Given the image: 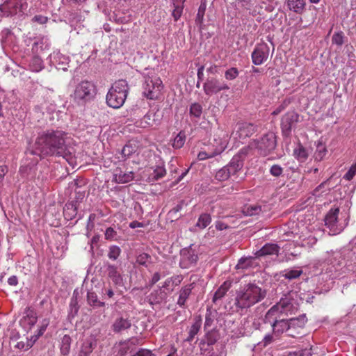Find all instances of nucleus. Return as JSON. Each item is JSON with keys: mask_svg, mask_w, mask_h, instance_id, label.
<instances>
[{"mask_svg": "<svg viewBox=\"0 0 356 356\" xmlns=\"http://www.w3.org/2000/svg\"><path fill=\"white\" fill-rule=\"evenodd\" d=\"M70 138L61 130L49 129L38 134L34 144L30 145L31 154L41 156L56 155L62 156L73 168L77 165L75 149L70 146Z\"/></svg>", "mask_w": 356, "mask_h": 356, "instance_id": "f257e3e1", "label": "nucleus"}, {"mask_svg": "<svg viewBox=\"0 0 356 356\" xmlns=\"http://www.w3.org/2000/svg\"><path fill=\"white\" fill-rule=\"evenodd\" d=\"M292 309V305L288 299H282L273 306L266 314L264 325H269L275 337H279L284 332H289L298 321L295 318L288 321L285 316Z\"/></svg>", "mask_w": 356, "mask_h": 356, "instance_id": "f03ea898", "label": "nucleus"}, {"mask_svg": "<svg viewBox=\"0 0 356 356\" xmlns=\"http://www.w3.org/2000/svg\"><path fill=\"white\" fill-rule=\"evenodd\" d=\"M266 296V291L254 282H249L241 285L236 291L234 305L237 312L247 310L259 302Z\"/></svg>", "mask_w": 356, "mask_h": 356, "instance_id": "7ed1b4c3", "label": "nucleus"}, {"mask_svg": "<svg viewBox=\"0 0 356 356\" xmlns=\"http://www.w3.org/2000/svg\"><path fill=\"white\" fill-rule=\"evenodd\" d=\"M129 85L126 80L116 81L108 90L106 101L109 107L120 108L123 106L129 92Z\"/></svg>", "mask_w": 356, "mask_h": 356, "instance_id": "20e7f679", "label": "nucleus"}, {"mask_svg": "<svg viewBox=\"0 0 356 356\" xmlns=\"http://www.w3.org/2000/svg\"><path fill=\"white\" fill-rule=\"evenodd\" d=\"M142 94L148 99H159L163 95L164 86L159 76L154 72L143 73Z\"/></svg>", "mask_w": 356, "mask_h": 356, "instance_id": "39448f33", "label": "nucleus"}, {"mask_svg": "<svg viewBox=\"0 0 356 356\" xmlns=\"http://www.w3.org/2000/svg\"><path fill=\"white\" fill-rule=\"evenodd\" d=\"M338 207L331 209L325 217V225L330 229V234L336 235L341 232L348 225L346 214L341 213Z\"/></svg>", "mask_w": 356, "mask_h": 356, "instance_id": "423d86ee", "label": "nucleus"}, {"mask_svg": "<svg viewBox=\"0 0 356 356\" xmlns=\"http://www.w3.org/2000/svg\"><path fill=\"white\" fill-rule=\"evenodd\" d=\"M278 252L279 246H262L259 250L254 253V257L249 256L241 258L236 266V268L246 270L253 268L258 265L256 262L257 258L274 254H277Z\"/></svg>", "mask_w": 356, "mask_h": 356, "instance_id": "0eeeda50", "label": "nucleus"}, {"mask_svg": "<svg viewBox=\"0 0 356 356\" xmlns=\"http://www.w3.org/2000/svg\"><path fill=\"white\" fill-rule=\"evenodd\" d=\"M250 151L256 149L261 156H266L273 151L276 147L275 135L273 132L265 134L258 140H254L250 145Z\"/></svg>", "mask_w": 356, "mask_h": 356, "instance_id": "6e6552de", "label": "nucleus"}, {"mask_svg": "<svg viewBox=\"0 0 356 356\" xmlns=\"http://www.w3.org/2000/svg\"><path fill=\"white\" fill-rule=\"evenodd\" d=\"M95 95V86L90 81H83L76 86L74 99L79 104H83L92 99Z\"/></svg>", "mask_w": 356, "mask_h": 356, "instance_id": "1a4fd4ad", "label": "nucleus"}, {"mask_svg": "<svg viewBox=\"0 0 356 356\" xmlns=\"http://www.w3.org/2000/svg\"><path fill=\"white\" fill-rule=\"evenodd\" d=\"M27 8L26 0H3L0 5V10L4 16L21 14Z\"/></svg>", "mask_w": 356, "mask_h": 356, "instance_id": "9d476101", "label": "nucleus"}, {"mask_svg": "<svg viewBox=\"0 0 356 356\" xmlns=\"http://www.w3.org/2000/svg\"><path fill=\"white\" fill-rule=\"evenodd\" d=\"M250 152V147H244L232 157L230 162L226 165L232 176L236 175L238 172L242 170L244 161Z\"/></svg>", "mask_w": 356, "mask_h": 356, "instance_id": "9b49d317", "label": "nucleus"}, {"mask_svg": "<svg viewBox=\"0 0 356 356\" xmlns=\"http://www.w3.org/2000/svg\"><path fill=\"white\" fill-rule=\"evenodd\" d=\"M227 142L226 140L214 139L213 146L214 150H209L204 149L201 150L197 154V159L204 161L207 159L213 158L216 156L220 155L227 147Z\"/></svg>", "mask_w": 356, "mask_h": 356, "instance_id": "f8f14e48", "label": "nucleus"}, {"mask_svg": "<svg viewBox=\"0 0 356 356\" xmlns=\"http://www.w3.org/2000/svg\"><path fill=\"white\" fill-rule=\"evenodd\" d=\"M270 49L266 43L257 44L251 54L252 63L260 65L264 63L268 58Z\"/></svg>", "mask_w": 356, "mask_h": 356, "instance_id": "ddd939ff", "label": "nucleus"}, {"mask_svg": "<svg viewBox=\"0 0 356 356\" xmlns=\"http://www.w3.org/2000/svg\"><path fill=\"white\" fill-rule=\"evenodd\" d=\"M203 89L207 95L211 96L220 91L228 90L229 86L225 81H220L216 78H211L204 83Z\"/></svg>", "mask_w": 356, "mask_h": 356, "instance_id": "4468645a", "label": "nucleus"}, {"mask_svg": "<svg viewBox=\"0 0 356 356\" xmlns=\"http://www.w3.org/2000/svg\"><path fill=\"white\" fill-rule=\"evenodd\" d=\"M257 131V127L248 122H240L236 125L235 131L232 133V136L234 138L243 140L250 137Z\"/></svg>", "mask_w": 356, "mask_h": 356, "instance_id": "2eb2a0df", "label": "nucleus"}, {"mask_svg": "<svg viewBox=\"0 0 356 356\" xmlns=\"http://www.w3.org/2000/svg\"><path fill=\"white\" fill-rule=\"evenodd\" d=\"M49 63L51 65L54 66L57 70L66 71L69 67L70 58L59 51H54L50 54Z\"/></svg>", "mask_w": 356, "mask_h": 356, "instance_id": "dca6fc26", "label": "nucleus"}, {"mask_svg": "<svg viewBox=\"0 0 356 356\" xmlns=\"http://www.w3.org/2000/svg\"><path fill=\"white\" fill-rule=\"evenodd\" d=\"M181 261L180 264L183 268H188L189 266L196 263L197 254L191 246L185 247L180 251Z\"/></svg>", "mask_w": 356, "mask_h": 356, "instance_id": "f3484780", "label": "nucleus"}, {"mask_svg": "<svg viewBox=\"0 0 356 356\" xmlns=\"http://www.w3.org/2000/svg\"><path fill=\"white\" fill-rule=\"evenodd\" d=\"M166 174V170L163 163L151 168L145 172V175H148L146 180L149 183H153L162 177Z\"/></svg>", "mask_w": 356, "mask_h": 356, "instance_id": "a211bd4d", "label": "nucleus"}, {"mask_svg": "<svg viewBox=\"0 0 356 356\" xmlns=\"http://www.w3.org/2000/svg\"><path fill=\"white\" fill-rule=\"evenodd\" d=\"M299 115L294 111L286 113L282 118L281 126L283 132L289 133L294 123L298 121Z\"/></svg>", "mask_w": 356, "mask_h": 356, "instance_id": "6ab92c4d", "label": "nucleus"}, {"mask_svg": "<svg viewBox=\"0 0 356 356\" xmlns=\"http://www.w3.org/2000/svg\"><path fill=\"white\" fill-rule=\"evenodd\" d=\"M134 178L132 171H124L121 168H116L113 172V180L118 184H127Z\"/></svg>", "mask_w": 356, "mask_h": 356, "instance_id": "aec40b11", "label": "nucleus"}, {"mask_svg": "<svg viewBox=\"0 0 356 356\" xmlns=\"http://www.w3.org/2000/svg\"><path fill=\"white\" fill-rule=\"evenodd\" d=\"M131 326V321L128 317L120 316L117 318L112 325V330L115 333L128 330Z\"/></svg>", "mask_w": 356, "mask_h": 356, "instance_id": "412c9836", "label": "nucleus"}, {"mask_svg": "<svg viewBox=\"0 0 356 356\" xmlns=\"http://www.w3.org/2000/svg\"><path fill=\"white\" fill-rule=\"evenodd\" d=\"M50 47V42L46 38H36L32 45V52L35 55H38L43 51L49 49Z\"/></svg>", "mask_w": 356, "mask_h": 356, "instance_id": "4be33fe9", "label": "nucleus"}, {"mask_svg": "<svg viewBox=\"0 0 356 356\" xmlns=\"http://www.w3.org/2000/svg\"><path fill=\"white\" fill-rule=\"evenodd\" d=\"M287 8L297 14H302L305 10L306 0H286Z\"/></svg>", "mask_w": 356, "mask_h": 356, "instance_id": "5701e85b", "label": "nucleus"}, {"mask_svg": "<svg viewBox=\"0 0 356 356\" xmlns=\"http://www.w3.org/2000/svg\"><path fill=\"white\" fill-rule=\"evenodd\" d=\"M96 346L97 343L94 339H86L81 344L78 356H90Z\"/></svg>", "mask_w": 356, "mask_h": 356, "instance_id": "b1692460", "label": "nucleus"}, {"mask_svg": "<svg viewBox=\"0 0 356 356\" xmlns=\"http://www.w3.org/2000/svg\"><path fill=\"white\" fill-rule=\"evenodd\" d=\"M156 114L154 112L149 111L145 114L143 118L136 123L138 127L142 128H147L153 125H158L159 122L155 119Z\"/></svg>", "mask_w": 356, "mask_h": 356, "instance_id": "393cba45", "label": "nucleus"}, {"mask_svg": "<svg viewBox=\"0 0 356 356\" xmlns=\"http://www.w3.org/2000/svg\"><path fill=\"white\" fill-rule=\"evenodd\" d=\"M194 288V283H191L183 286L179 291V296L177 300V304L181 307L185 306L186 302L191 293Z\"/></svg>", "mask_w": 356, "mask_h": 356, "instance_id": "a878e982", "label": "nucleus"}, {"mask_svg": "<svg viewBox=\"0 0 356 356\" xmlns=\"http://www.w3.org/2000/svg\"><path fill=\"white\" fill-rule=\"evenodd\" d=\"M231 286L232 282L228 280L225 281L215 292L213 297V302H216L218 300H221L226 295Z\"/></svg>", "mask_w": 356, "mask_h": 356, "instance_id": "bb28decb", "label": "nucleus"}, {"mask_svg": "<svg viewBox=\"0 0 356 356\" xmlns=\"http://www.w3.org/2000/svg\"><path fill=\"white\" fill-rule=\"evenodd\" d=\"M293 156L300 163H304L308 159V150L299 144L293 150Z\"/></svg>", "mask_w": 356, "mask_h": 356, "instance_id": "cd10ccee", "label": "nucleus"}, {"mask_svg": "<svg viewBox=\"0 0 356 356\" xmlns=\"http://www.w3.org/2000/svg\"><path fill=\"white\" fill-rule=\"evenodd\" d=\"M29 67L32 72H38L44 68L43 61L38 56L35 55L31 58Z\"/></svg>", "mask_w": 356, "mask_h": 356, "instance_id": "c85d7f7f", "label": "nucleus"}, {"mask_svg": "<svg viewBox=\"0 0 356 356\" xmlns=\"http://www.w3.org/2000/svg\"><path fill=\"white\" fill-rule=\"evenodd\" d=\"M0 41L3 47L10 44L13 38V33L9 29H3L0 33Z\"/></svg>", "mask_w": 356, "mask_h": 356, "instance_id": "c756f323", "label": "nucleus"}, {"mask_svg": "<svg viewBox=\"0 0 356 356\" xmlns=\"http://www.w3.org/2000/svg\"><path fill=\"white\" fill-rule=\"evenodd\" d=\"M118 229H119V228L116 227H109L106 228L104 232L105 239L110 242L117 241L120 237Z\"/></svg>", "mask_w": 356, "mask_h": 356, "instance_id": "7c9ffc66", "label": "nucleus"}, {"mask_svg": "<svg viewBox=\"0 0 356 356\" xmlns=\"http://www.w3.org/2000/svg\"><path fill=\"white\" fill-rule=\"evenodd\" d=\"M107 272L108 277L115 284H118L121 280L122 277L120 274L118 272L117 268L112 265H108L107 268Z\"/></svg>", "mask_w": 356, "mask_h": 356, "instance_id": "2f4dec72", "label": "nucleus"}, {"mask_svg": "<svg viewBox=\"0 0 356 356\" xmlns=\"http://www.w3.org/2000/svg\"><path fill=\"white\" fill-rule=\"evenodd\" d=\"M71 346V338L69 335L65 334L63 339L60 346V353L63 355L69 354Z\"/></svg>", "mask_w": 356, "mask_h": 356, "instance_id": "473e14b6", "label": "nucleus"}, {"mask_svg": "<svg viewBox=\"0 0 356 356\" xmlns=\"http://www.w3.org/2000/svg\"><path fill=\"white\" fill-rule=\"evenodd\" d=\"M185 141V133L184 131H180L174 138L172 145L175 149H180L184 146Z\"/></svg>", "mask_w": 356, "mask_h": 356, "instance_id": "72a5a7b5", "label": "nucleus"}, {"mask_svg": "<svg viewBox=\"0 0 356 356\" xmlns=\"http://www.w3.org/2000/svg\"><path fill=\"white\" fill-rule=\"evenodd\" d=\"M211 222V218L208 213H203L199 217L196 226L199 228L204 229L207 227Z\"/></svg>", "mask_w": 356, "mask_h": 356, "instance_id": "f704fd0d", "label": "nucleus"}, {"mask_svg": "<svg viewBox=\"0 0 356 356\" xmlns=\"http://www.w3.org/2000/svg\"><path fill=\"white\" fill-rule=\"evenodd\" d=\"M327 153V149L321 142H318L316 146V150L314 154L315 159L321 161Z\"/></svg>", "mask_w": 356, "mask_h": 356, "instance_id": "c9c22d12", "label": "nucleus"}, {"mask_svg": "<svg viewBox=\"0 0 356 356\" xmlns=\"http://www.w3.org/2000/svg\"><path fill=\"white\" fill-rule=\"evenodd\" d=\"M230 172L226 166L222 168L216 174V179L218 181H222L228 179L231 177Z\"/></svg>", "mask_w": 356, "mask_h": 356, "instance_id": "e433bc0d", "label": "nucleus"}, {"mask_svg": "<svg viewBox=\"0 0 356 356\" xmlns=\"http://www.w3.org/2000/svg\"><path fill=\"white\" fill-rule=\"evenodd\" d=\"M302 274V270H285L282 272V276L288 280L296 279L299 277Z\"/></svg>", "mask_w": 356, "mask_h": 356, "instance_id": "4c0bfd02", "label": "nucleus"}, {"mask_svg": "<svg viewBox=\"0 0 356 356\" xmlns=\"http://www.w3.org/2000/svg\"><path fill=\"white\" fill-rule=\"evenodd\" d=\"M202 113V107L198 103H193L190 106V114L197 118H200Z\"/></svg>", "mask_w": 356, "mask_h": 356, "instance_id": "58836bf2", "label": "nucleus"}, {"mask_svg": "<svg viewBox=\"0 0 356 356\" xmlns=\"http://www.w3.org/2000/svg\"><path fill=\"white\" fill-rule=\"evenodd\" d=\"M261 212V207L259 205H249L243 211L245 216L258 215Z\"/></svg>", "mask_w": 356, "mask_h": 356, "instance_id": "ea45409f", "label": "nucleus"}, {"mask_svg": "<svg viewBox=\"0 0 356 356\" xmlns=\"http://www.w3.org/2000/svg\"><path fill=\"white\" fill-rule=\"evenodd\" d=\"M239 71L236 67H232L225 72V78L228 81L234 80L238 77Z\"/></svg>", "mask_w": 356, "mask_h": 356, "instance_id": "a19ab883", "label": "nucleus"}, {"mask_svg": "<svg viewBox=\"0 0 356 356\" xmlns=\"http://www.w3.org/2000/svg\"><path fill=\"white\" fill-rule=\"evenodd\" d=\"M200 327L201 323L200 322H195L192 325L187 338L188 341H191L194 339L195 336L198 333Z\"/></svg>", "mask_w": 356, "mask_h": 356, "instance_id": "79ce46f5", "label": "nucleus"}, {"mask_svg": "<svg viewBox=\"0 0 356 356\" xmlns=\"http://www.w3.org/2000/svg\"><path fill=\"white\" fill-rule=\"evenodd\" d=\"M332 42L337 46H341L344 42V34L342 31H338L332 35Z\"/></svg>", "mask_w": 356, "mask_h": 356, "instance_id": "37998d69", "label": "nucleus"}, {"mask_svg": "<svg viewBox=\"0 0 356 356\" xmlns=\"http://www.w3.org/2000/svg\"><path fill=\"white\" fill-rule=\"evenodd\" d=\"M87 298H88V303L90 305H97V306H103L104 305V302H99L97 300V296L95 293L94 292H88V296H87Z\"/></svg>", "mask_w": 356, "mask_h": 356, "instance_id": "c03bdc74", "label": "nucleus"}, {"mask_svg": "<svg viewBox=\"0 0 356 356\" xmlns=\"http://www.w3.org/2000/svg\"><path fill=\"white\" fill-rule=\"evenodd\" d=\"M173 5V10L172 15L175 21H177L180 17L181 16L184 5L179 4H172Z\"/></svg>", "mask_w": 356, "mask_h": 356, "instance_id": "a18cd8bd", "label": "nucleus"}, {"mask_svg": "<svg viewBox=\"0 0 356 356\" xmlns=\"http://www.w3.org/2000/svg\"><path fill=\"white\" fill-rule=\"evenodd\" d=\"M356 175V161L350 167L347 172L344 175L343 179L350 181Z\"/></svg>", "mask_w": 356, "mask_h": 356, "instance_id": "49530a36", "label": "nucleus"}, {"mask_svg": "<svg viewBox=\"0 0 356 356\" xmlns=\"http://www.w3.org/2000/svg\"><path fill=\"white\" fill-rule=\"evenodd\" d=\"M270 173L272 176L278 177L283 173V168L280 165H273L270 168Z\"/></svg>", "mask_w": 356, "mask_h": 356, "instance_id": "de8ad7c7", "label": "nucleus"}, {"mask_svg": "<svg viewBox=\"0 0 356 356\" xmlns=\"http://www.w3.org/2000/svg\"><path fill=\"white\" fill-rule=\"evenodd\" d=\"M120 249L119 246H111L108 252V257L112 259H116L120 254Z\"/></svg>", "mask_w": 356, "mask_h": 356, "instance_id": "09e8293b", "label": "nucleus"}, {"mask_svg": "<svg viewBox=\"0 0 356 356\" xmlns=\"http://www.w3.org/2000/svg\"><path fill=\"white\" fill-rule=\"evenodd\" d=\"M149 259V256L146 253H143L139 254L136 258V262L140 265H146L148 259Z\"/></svg>", "mask_w": 356, "mask_h": 356, "instance_id": "8fccbe9b", "label": "nucleus"}, {"mask_svg": "<svg viewBox=\"0 0 356 356\" xmlns=\"http://www.w3.org/2000/svg\"><path fill=\"white\" fill-rule=\"evenodd\" d=\"M48 20V18L44 15H35L33 18H32V21L33 22H35V23H38L39 24H45Z\"/></svg>", "mask_w": 356, "mask_h": 356, "instance_id": "3c124183", "label": "nucleus"}, {"mask_svg": "<svg viewBox=\"0 0 356 356\" xmlns=\"http://www.w3.org/2000/svg\"><path fill=\"white\" fill-rule=\"evenodd\" d=\"M134 152V147L130 145H126L122 149V154L124 157L129 156Z\"/></svg>", "mask_w": 356, "mask_h": 356, "instance_id": "603ef678", "label": "nucleus"}, {"mask_svg": "<svg viewBox=\"0 0 356 356\" xmlns=\"http://www.w3.org/2000/svg\"><path fill=\"white\" fill-rule=\"evenodd\" d=\"M132 356H153V354L151 350L145 349V348H140L137 351L135 354H134Z\"/></svg>", "mask_w": 356, "mask_h": 356, "instance_id": "864d4df0", "label": "nucleus"}, {"mask_svg": "<svg viewBox=\"0 0 356 356\" xmlns=\"http://www.w3.org/2000/svg\"><path fill=\"white\" fill-rule=\"evenodd\" d=\"M276 338L275 335L273 334V332L272 334H265L263 340L264 346H266L267 345L270 344L273 342L274 339Z\"/></svg>", "mask_w": 356, "mask_h": 356, "instance_id": "5fc2aeb1", "label": "nucleus"}, {"mask_svg": "<svg viewBox=\"0 0 356 356\" xmlns=\"http://www.w3.org/2000/svg\"><path fill=\"white\" fill-rule=\"evenodd\" d=\"M286 104L284 103L281 104L277 108H276L273 112V115H277L280 114L282 111H283L286 108Z\"/></svg>", "mask_w": 356, "mask_h": 356, "instance_id": "6e6d98bb", "label": "nucleus"}, {"mask_svg": "<svg viewBox=\"0 0 356 356\" xmlns=\"http://www.w3.org/2000/svg\"><path fill=\"white\" fill-rule=\"evenodd\" d=\"M216 228L218 229V230H220V231H222V230H224V229H226L228 228V225L222 222V221H217L216 222Z\"/></svg>", "mask_w": 356, "mask_h": 356, "instance_id": "4d7b16f0", "label": "nucleus"}, {"mask_svg": "<svg viewBox=\"0 0 356 356\" xmlns=\"http://www.w3.org/2000/svg\"><path fill=\"white\" fill-rule=\"evenodd\" d=\"M160 279H161L160 273L158 272L155 273L153 275L152 280L150 281L151 285H154V284H156Z\"/></svg>", "mask_w": 356, "mask_h": 356, "instance_id": "13d9d810", "label": "nucleus"}, {"mask_svg": "<svg viewBox=\"0 0 356 356\" xmlns=\"http://www.w3.org/2000/svg\"><path fill=\"white\" fill-rule=\"evenodd\" d=\"M7 172V168L5 165H0V183L3 181Z\"/></svg>", "mask_w": 356, "mask_h": 356, "instance_id": "bf43d9fd", "label": "nucleus"}, {"mask_svg": "<svg viewBox=\"0 0 356 356\" xmlns=\"http://www.w3.org/2000/svg\"><path fill=\"white\" fill-rule=\"evenodd\" d=\"M8 283L10 286H16L18 283V280L16 276H11L8 280Z\"/></svg>", "mask_w": 356, "mask_h": 356, "instance_id": "052dcab7", "label": "nucleus"}, {"mask_svg": "<svg viewBox=\"0 0 356 356\" xmlns=\"http://www.w3.org/2000/svg\"><path fill=\"white\" fill-rule=\"evenodd\" d=\"M72 209V215L76 214V208L74 207V205L73 203H68L65 204L64 211H66L67 210Z\"/></svg>", "mask_w": 356, "mask_h": 356, "instance_id": "680f3d73", "label": "nucleus"}, {"mask_svg": "<svg viewBox=\"0 0 356 356\" xmlns=\"http://www.w3.org/2000/svg\"><path fill=\"white\" fill-rule=\"evenodd\" d=\"M129 227L132 229H135V228H137V227H143V224L141 223V222H139L136 220L135 221H133L131 222H130L129 224Z\"/></svg>", "mask_w": 356, "mask_h": 356, "instance_id": "e2e57ef3", "label": "nucleus"}, {"mask_svg": "<svg viewBox=\"0 0 356 356\" xmlns=\"http://www.w3.org/2000/svg\"><path fill=\"white\" fill-rule=\"evenodd\" d=\"M49 322L46 320L44 321L43 325L41 326L40 330H39V335L43 334L44 331L46 330V328L48 325Z\"/></svg>", "mask_w": 356, "mask_h": 356, "instance_id": "0e129e2a", "label": "nucleus"}, {"mask_svg": "<svg viewBox=\"0 0 356 356\" xmlns=\"http://www.w3.org/2000/svg\"><path fill=\"white\" fill-rule=\"evenodd\" d=\"M172 282V277L168 278L164 282V283H163V284L162 286V288H165V289L168 288L170 286V284H171Z\"/></svg>", "mask_w": 356, "mask_h": 356, "instance_id": "69168bd1", "label": "nucleus"}, {"mask_svg": "<svg viewBox=\"0 0 356 356\" xmlns=\"http://www.w3.org/2000/svg\"><path fill=\"white\" fill-rule=\"evenodd\" d=\"M189 170H190V168H188L184 172H183L181 174V175L179 176L177 181L179 182L181 180H182L184 179V177L188 174V172H189Z\"/></svg>", "mask_w": 356, "mask_h": 356, "instance_id": "338daca9", "label": "nucleus"}, {"mask_svg": "<svg viewBox=\"0 0 356 356\" xmlns=\"http://www.w3.org/2000/svg\"><path fill=\"white\" fill-rule=\"evenodd\" d=\"M204 10H205V8H202V6H200L199 8L198 13H197V17L198 18H202L203 17L204 13Z\"/></svg>", "mask_w": 356, "mask_h": 356, "instance_id": "774afa93", "label": "nucleus"}]
</instances>
